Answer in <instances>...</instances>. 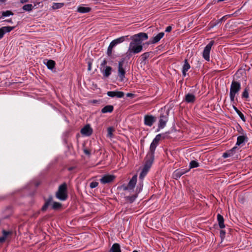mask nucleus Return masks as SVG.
<instances>
[{
	"instance_id": "1",
	"label": "nucleus",
	"mask_w": 252,
	"mask_h": 252,
	"mask_svg": "<svg viewBox=\"0 0 252 252\" xmlns=\"http://www.w3.org/2000/svg\"><path fill=\"white\" fill-rule=\"evenodd\" d=\"M137 175H134L130 180L127 185L122 186V189L124 191V195L126 200L132 202L137 197L138 194L142 190L143 183H140L135 188L137 182Z\"/></svg>"
},
{
	"instance_id": "2",
	"label": "nucleus",
	"mask_w": 252,
	"mask_h": 252,
	"mask_svg": "<svg viewBox=\"0 0 252 252\" xmlns=\"http://www.w3.org/2000/svg\"><path fill=\"white\" fill-rule=\"evenodd\" d=\"M148 38L147 33L140 32L131 36V41L130 42L127 54L130 55L131 54H136L141 52L143 49L142 42Z\"/></svg>"
},
{
	"instance_id": "3",
	"label": "nucleus",
	"mask_w": 252,
	"mask_h": 252,
	"mask_svg": "<svg viewBox=\"0 0 252 252\" xmlns=\"http://www.w3.org/2000/svg\"><path fill=\"white\" fill-rule=\"evenodd\" d=\"M241 90V84L240 82L233 81L230 88L229 96L231 102H234L235 98Z\"/></svg>"
},
{
	"instance_id": "4",
	"label": "nucleus",
	"mask_w": 252,
	"mask_h": 252,
	"mask_svg": "<svg viewBox=\"0 0 252 252\" xmlns=\"http://www.w3.org/2000/svg\"><path fill=\"white\" fill-rule=\"evenodd\" d=\"M56 197L61 200H65L67 198L66 186L65 184L59 187L56 193Z\"/></svg>"
},
{
	"instance_id": "5",
	"label": "nucleus",
	"mask_w": 252,
	"mask_h": 252,
	"mask_svg": "<svg viewBox=\"0 0 252 252\" xmlns=\"http://www.w3.org/2000/svg\"><path fill=\"white\" fill-rule=\"evenodd\" d=\"M214 43L213 40L211 41L204 48L203 52V57L207 61H210V53L212 46Z\"/></svg>"
},
{
	"instance_id": "6",
	"label": "nucleus",
	"mask_w": 252,
	"mask_h": 252,
	"mask_svg": "<svg viewBox=\"0 0 252 252\" xmlns=\"http://www.w3.org/2000/svg\"><path fill=\"white\" fill-rule=\"evenodd\" d=\"M124 60L120 61L118 63V76L120 80L123 81L125 78L126 71L123 67Z\"/></svg>"
},
{
	"instance_id": "7",
	"label": "nucleus",
	"mask_w": 252,
	"mask_h": 252,
	"mask_svg": "<svg viewBox=\"0 0 252 252\" xmlns=\"http://www.w3.org/2000/svg\"><path fill=\"white\" fill-rule=\"evenodd\" d=\"M168 120V114L167 113L165 114L160 115L159 120L158 128L160 129L163 128L165 126Z\"/></svg>"
},
{
	"instance_id": "8",
	"label": "nucleus",
	"mask_w": 252,
	"mask_h": 252,
	"mask_svg": "<svg viewBox=\"0 0 252 252\" xmlns=\"http://www.w3.org/2000/svg\"><path fill=\"white\" fill-rule=\"evenodd\" d=\"M81 133L84 136H89L93 133V129L89 125H87L81 129Z\"/></svg>"
},
{
	"instance_id": "9",
	"label": "nucleus",
	"mask_w": 252,
	"mask_h": 252,
	"mask_svg": "<svg viewBox=\"0 0 252 252\" xmlns=\"http://www.w3.org/2000/svg\"><path fill=\"white\" fill-rule=\"evenodd\" d=\"M114 179L115 176L114 175H105L100 179V181L102 184H107L112 182Z\"/></svg>"
},
{
	"instance_id": "10",
	"label": "nucleus",
	"mask_w": 252,
	"mask_h": 252,
	"mask_svg": "<svg viewBox=\"0 0 252 252\" xmlns=\"http://www.w3.org/2000/svg\"><path fill=\"white\" fill-rule=\"evenodd\" d=\"M107 94L111 97L122 98L124 96V93L120 91H109L107 93Z\"/></svg>"
},
{
	"instance_id": "11",
	"label": "nucleus",
	"mask_w": 252,
	"mask_h": 252,
	"mask_svg": "<svg viewBox=\"0 0 252 252\" xmlns=\"http://www.w3.org/2000/svg\"><path fill=\"white\" fill-rule=\"evenodd\" d=\"M156 118L152 116H145L144 117V124L145 125L151 126L155 122Z\"/></svg>"
},
{
	"instance_id": "12",
	"label": "nucleus",
	"mask_w": 252,
	"mask_h": 252,
	"mask_svg": "<svg viewBox=\"0 0 252 252\" xmlns=\"http://www.w3.org/2000/svg\"><path fill=\"white\" fill-rule=\"evenodd\" d=\"M158 143L152 141L150 147V151L147 154V157H154V152Z\"/></svg>"
},
{
	"instance_id": "13",
	"label": "nucleus",
	"mask_w": 252,
	"mask_h": 252,
	"mask_svg": "<svg viewBox=\"0 0 252 252\" xmlns=\"http://www.w3.org/2000/svg\"><path fill=\"white\" fill-rule=\"evenodd\" d=\"M189 170L185 169H177L175 170L173 173V176L175 179L179 178L182 175L186 173Z\"/></svg>"
},
{
	"instance_id": "14",
	"label": "nucleus",
	"mask_w": 252,
	"mask_h": 252,
	"mask_svg": "<svg viewBox=\"0 0 252 252\" xmlns=\"http://www.w3.org/2000/svg\"><path fill=\"white\" fill-rule=\"evenodd\" d=\"M103 76L108 77L111 73L112 67L109 66H106L101 69Z\"/></svg>"
},
{
	"instance_id": "15",
	"label": "nucleus",
	"mask_w": 252,
	"mask_h": 252,
	"mask_svg": "<svg viewBox=\"0 0 252 252\" xmlns=\"http://www.w3.org/2000/svg\"><path fill=\"white\" fill-rule=\"evenodd\" d=\"M164 35V33L163 32L159 33L157 35L152 38L151 41V43L155 44L158 42L163 37Z\"/></svg>"
},
{
	"instance_id": "16",
	"label": "nucleus",
	"mask_w": 252,
	"mask_h": 252,
	"mask_svg": "<svg viewBox=\"0 0 252 252\" xmlns=\"http://www.w3.org/2000/svg\"><path fill=\"white\" fill-rule=\"evenodd\" d=\"M154 157H147V156L146 158V162L144 166V167L148 169L149 170L151 168L152 164L153 163V160H154Z\"/></svg>"
},
{
	"instance_id": "17",
	"label": "nucleus",
	"mask_w": 252,
	"mask_h": 252,
	"mask_svg": "<svg viewBox=\"0 0 252 252\" xmlns=\"http://www.w3.org/2000/svg\"><path fill=\"white\" fill-rule=\"evenodd\" d=\"M190 68V66L188 61L186 60L185 61L184 64L183 66L182 73L184 76L186 75V72L189 70V69Z\"/></svg>"
},
{
	"instance_id": "18",
	"label": "nucleus",
	"mask_w": 252,
	"mask_h": 252,
	"mask_svg": "<svg viewBox=\"0 0 252 252\" xmlns=\"http://www.w3.org/2000/svg\"><path fill=\"white\" fill-rule=\"evenodd\" d=\"M114 107L111 105H108L101 109L102 113H111L113 111Z\"/></svg>"
},
{
	"instance_id": "19",
	"label": "nucleus",
	"mask_w": 252,
	"mask_h": 252,
	"mask_svg": "<svg viewBox=\"0 0 252 252\" xmlns=\"http://www.w3.org/2000/svg\"><path fill=\"white\" fill-rule=\"evenodd\" d=\"M44 63L46 65L49 69H53L55 65V62L53 60H46Z\"/></svg>"
},
{
	"instance_id": "20",
	"label": "nucleus",
	"mask_w": 252,
	"mask_h": 252,
	"mask_svg": "<svg viewBox=\"0 0 252 252\" xmlns=\"http://www.w3.org/2000/svg\"><path fill=\"white\" fill-rule=\"evenodd\" d=\"M247 140V137L245 135H240L237 137L236 145L240 146L245 141Z\"/></svg>"
},
{
	"instance_id": "21",
	"label": "nucleus",
	"mask_w": 252,
	"mask_h": 252,
	"mask_svg": "<svg viewBox=\"0 0 252 252\" xmlns=\"http://www.w3.org/2000/svg\"><path fill=\"white\" fill-rule=\"evenodd\" d=\"M217 220L219 222V225L220 228H223L225 227V225L224 224V219L223 217L220 214H218L217 215Z\"/></svg>"
},
{
	"instance_id": "22",
	"label": "nucleus",
	"mask_w": 252,
	"mask_h": 252,
	"mask_svg": "<svg viewBox=\"0 0 252 252\" xmlns=\"http://www.w3.org/2000/svg\"><path fill=\"white\" fill-rule=\"evenodd\" d=\"M185 100L188 103L193 102L195 100V96L192 94H188L185 96Z\"/></svg>"
},
{
	"instance_id": "23",
	"label": "nucleus",
	"mask_w": 252,
	"mask_h": 252,
	"mask_svg": "<svg viewBox=\"0 0 252 252\" xmlns=\"http://www.w3.org/2000/svg\"><path fill=\"white\" fill-rule=\"evenodd\" d=\"M91 9V8L88 7L79 6L77 8V11L81 13H85L89 12Z\"/></svg>"
},
{
	"instance_id": "24",
	"label": "nucleus",
	"mask_w": 252,
	"mask_h": 252,
	"mask_svg": "<svg viewBox=\"0 0 252 252\" xmlns=\"http://www.w3.org/2000/svg\"><path fill=\"white\" fill-rule=\"evenodd\" d=\"M111 252H121L120 245L117 243H115V244H113L111 249Z\"/></svg>"
},
{
	"instance_id": "25",
	"label": "nucleus",
	"mask_w": 252,
	"mask_h": 252,
	"mask_svg": "<svg viewBox=\"0 0 252 252\" xmlns=\"http://www.w3.org/2000/svg\"><path fill=\"white\" fill-rule=\"evenodd\" d=\"M15 28V27H10V26H5L2 27L1 28V30L3 32V33L5 34L7 32H9L12 30H13Z\"/></svg>"
},
{
	"instance_id": "26",
	"label": "nucleus",
	"mask_w": 252,
	"mask_h": 252,
	"mask_svg": "<svg viewBox=\"0 0 252 252\" xmlns=\"http://www.w3.org/2000/svg\"><path fill=\"white\" fill-rule=\"evenodd\" d=\"M149 169L143 167L142 170L140 174L139 178L140 179L143 180L145 176L147 175Z\"/></svg>"
},
{
	"instance_id": "27",
	"label": "nucleus",
	"mask_w": 252,
	"mask_h": 252,
	"mask_svg": "<svg viewBox=\"0 0 252 252\" xmlns=\"http://www.w3.org/2000/svg\"><path fill=\"white\" fill-rule=\"evenodd\" d=\"M115 131V129L112 127H109L107 128V136L110 138H111L113 137V132Z\"/></svg>"
},
{
	"instance_id": "28",
	"label": "nucleus",
	"mask_w": 252,
	"mask_h": 252,
	"mask_svg": "<svg viewBox=\"0 0 252 252\" xmlns=\"http://www.w3.org/2000/svg\"><path fill=\"white\" fill-rule=\"evenodd\" d=\"M199 166V163L195 160H191L189 163V170L191 168L197 167Z\"/></svg>"
},
{
	"instance_id": "29",
	"label": "nucleus",
	"mask_w": 252,
	"mask_h": 252,
	"mask_svg": "<svg viewBox=\"0 0 252 252\" xmlns=\"http://www.w3.org/2000/svg\"><path fill=\"white\" fill-rule=\"evenodd\" d=\"M233 108L236 111V112L238 114V115L239 116V117L241 118V119L243 121H245V117L241 111H240L234 105H233Z\"/></svg>"
},
{
	"instance_id": "30",
	"label": "nucleus",
	"mask_w": 252,
	"mask_h": 252,
	"mask_svg": "<svg viewBox=\"0 0 252 252\" xmlns=\"http://www.w3.org/2000/svg\"><path fill=\"white\" fill-rule=\"evenodd\" d=\"M63 5H64V3H61V2L56 3V2H54V3H53L52 7L54 9H59V8H62V7L63 6Z\"/></svg>"
},
{
	"instance_id": "31",
	"label": "nucleus",
	"mask_w": 252,
	"mask_h": 252,
	"mask_svg": "<svg viewBox=\"0 0 252 252\" xmlns=\"http://www.w3.org/2000/svg\"><path fill=\"white\" fill-rule=\"evenodd\" d=\"M249 88L247 87L244 89L242 94V97L243 98H248L249 97Z\"/></svg>"
},
{
	"instance_id": "32",
	"label": "nucleus",
	"mask_w": 252,
	"mask_h": 252,
	"mask_svg": "<svg viewBox=\"0 0 252 252\" xmlns=\"http://www.w3.org/2000/svg\"><path fill=\"white\" fill-rule=\"evenodd\" d=\"M32 5L31 4H28L24 5L23 7V9L25 11H30L32 10Z\"/></svg>"
},
{
	"instance_id": "33",
	"label": "nucleus",
	"mask_w": 252,
	"mask_h": 252,
	"mask_svg": "<svg viewBox=\"0 0 252 252\" xmlns=\"http://www.w3.org/2000/svg\"><path fill=\"white\" fill-rule=\"evenodd\" d=\"M9 232H7L5 230L3 231V236L0 238V242H3L7 236L9 234Z\"/></svg>"
},
{
	"instance_id": "34",
	"label": "nucleus",
	"mask_w": 252,
	"mask_h": 252,
	"mask_svg": "<svg viewBox=\"0 0 252 252\" xmlns=\"http://www.w3.org/2000/svg\"><path fill=\"white\" fill-rule=\"evenodd\" d=\"M13 14V13L9 10L3 11L2 12V17L9 16L10 15H12Z\"/></svg>"
},
{
	"instance_id": "35",
	"label": "nucleus",
	"mask_w": 252,
	"mask_h": 252,
	"mask_svg": "<svg viewBox=\"0 0 252 252\" xmlns=\"http://www.w3.org/2000/svg\"><path fill=\"white\" fill-rule=\"evenodd\" d=\"M127 37V36H121L119 38H118L117 39H116L115 40H116V41L117 42L118 44H120L122 42H123L125 40V39Z\"/></svg>"
},
{
	"instance_id": "36",
	"label": "nucleus",
	"mask_w": 252,
	"mask_h": 252,
	"mask_svg": "<svg viewBox=\"0 0 252 252\" xmlns=\"http://www.w3.org/2000/svg\"><path fill=\"white\" fill-rule=\"evenodd\" d=\"M61 206V204L59 202H54L52 204V208L54 209H58Z\"/></svg>"
},
{
	"instance_id": "37",
	"label": "nucleus",
	"mask_w": 252,
	"mask_h": 252,
	"mask_svg": "<svg viewBox=\"0 0 252 252\" xmlns=\"http://www.w3.org/2000/svg\"><path fill=\"white\" fill-rule=\"evenodd\" d=\"M150 56V53L149 52H145L144 53H143L141 57V59L143 60V61H145L146 60L147 58H149Z\"/></svg>"
},
{
	"instance_id": "38",
	"label": "nucleus",
	"mask_w": 252,
	"mask_h": 252,
	"mask_svg": "<svg viewBox=\"0 0 252 252\" xmlns=\"http://www.w3.org/2000/svg\"><path fill=\"white\" fill-rule=\"evenodd\" d=\"M51 201V199H49L48 201H47L45 204H44V205L42 207V210L43 211H45L46 210V209L47 208L48 206L49 205L50 202Z\"/></svg>"
},
{
	"instance_id": "39",
	"label": "nucleus",
	"mask_w": 252,
	"mask_h": 252,
	"mask_svg": "<svg viewBox=\"0 0 252 252\" xmlns=\"http://www.w3.org/2000/svg\"><path fill=\"white\" fill-rule=\"evenodd\" d=\"M160 138L161 135L159 134L156 136V137L154 139L153 141H154V142H157L158 143L159 140H160Z\"/></svg>"
},
{
	"instance_id": "40",
	"label": "nucleus",
	"mask_w": 252,
	"mask_h": 252,
	"mask_svg": "<svg viewBox=\"0 0 252 252\" xmlns=\"http://www.w3.org/2000/svg\"><path fill=\"white\" fill-rule=\"evenodd\" d=\"M98 185V183L96 182H93L90 183V187L92 189H94Z\"/></svg>"
},
{
	"instance_id": "41",
	"label": "nucleus",
	"mask_w": 252,
	"mask_h": 252,
	"mask_svg": "<svg viewBox=\"0 0 252 252\" xmlns=\"http://www.w3.org/2000/svg\"><path fill=\"white\" fill-rule=\"evenodd\" d=\"M112 49L113 47H111V46L109 45L107 49V55L109 56H111L112 53Z\"/></svg>"
},
{
	"instance_id": "42",
	"label": "nucleus",
	"mask_w": 252,
	"mask_h": 252,
	"mask_svg": "<svg viewBox=\"0 0 252 252\" xmlns=\"http://www.w3.org/2000/svg\"><path fill=\"white\" fill-rule=\"evenodd\" d=\"M118 43L116 41V40L115 39V40H113L110 43V45L111 46V47H112L113 48H114L115 46H116L117 45H118Z\"/></svg>"
},
{
	"instance_id": "43",
	"label": "nucleus",
	"mask_w": 252,
	"mask_h": 252,
	"mask_svg": "<svg viewBox=\"0 0 252 252\" xmlns=\"http://www.w3.org/2000/svg\"><path fill=\"white\" fill-rule=\"evenodd\" d=\"M107 63V62L106 60H103V62L101 63L100 65H101V69H102V68H103L104 67H105L106 66H105V65Z\"/></svg>"
},
{
	"instance_id": "44",
	"label": "nucleus",
	"mask_w": 252,
	"mask_h": 252,
	"mask_svg": "<svg viewBox=\"0 0 252 252\" xmlns=\"http://www.w3.org/2000/svg\"><path fill=\"white\" fill-rule=\"evenodd\" d=\"M225 232L224 230H221L220 231V236L221 238H223L225 236Z\"/></svg>"
},
{
	"instance_id": "45",
	"label": "nucleus",
	"mask_w": 252,
	"mask_h": 252,
	"mask_svg": "<svg viewBox=\"0 0 252 252\" xmlns=\"http://www.w3.org/2000/svg\"><path fill=\"white\" fill-rule=\"evenodd\" d=\"M230 156V154L228 153H224L223 154V157L224 158H227Z\"/></svg>"
},
{
	"instance_id": "46",
	"label": "nucleus",
	"mask_w": 252,
	"mask_h": 252,
	"mask_svg": "<svg viewBox=\"0 0 252 252\" xmlns=\"http://www.w3.org/2000/svg\"><path fill=\"white\" fill-rule=\"evenodd\" d=\"M172 30V27L171 26H168L167 27H166V29H165V32H170Z\"/></svg>"
},
{
	"instance_id": "47",
	"label": "nucleus",
	"mask_w": 252,
	"mask_h": 252,
	"mask_svg": "<svg viewBox=\"0 0 252 252\" xmlns=\"http://www.w3.org/2000/svg\"><path fill=\"white\" fill-rule=\"evenodd\" d=\"M4 35V33H3V32L2 31V30L0 28V39H1L3 35Z\"/></svg>"
},
{
	"instance_id": "48",
	"label": "nucleus",
	"mask_w": 252,
	"mask_h": 252,
	"mask_svg": "<svg viewBox=\"0 0 252 252\" xmlns=\"http://www.w3.org/2000/svg\"><path fill=\"white\" fill-rule=\"evenodd\" d=\"M133 95V94L131 93H127L126 94V96H127V97H132Z\"/></svg>"
},
{
	"instance_id": "49",
	"label": "nucleus",
	"mask_w": 252,
	"mask_h": 252,
	"mask_svg": "<svg viewBox=\"0 0 252 252\" xmlns=\"http://www.w3.org/2000/svg\"><path fill=\"white\" fill-rule=\"evenodd\" d=\"M88 70H91V64L90 63H89Z\"/></svg>"
},
{
	"instance_id": "50",
	"label": "nucleus",
	"mask_w": 252,
	"mask_h": 252,
	"mask_svg": "<svg viewBox=\"0 0 252 252\" xmlns=\"http://www.w3.org/2000/svg\"><path fill=\"white\" fill-rule=\"evenodd\" d=\"M21 3H23L28 1L27 0H20Z\"/></svg>"
},
{
	"instance_id": "51",
	"label": "nucleus",
	"mask_w": 252,
	"mask_h": 252,
	"mask_svg": "<svg viewBox=\"0 0 252 252\" xmlns=\"http://www.w3.org/2000/svg\"><path fill=\"white\" fill-rule=\"evenodd\" d=\"M85 153L87 154H89V152L87 150H85L84 151Z\"/></svg>"
},
{
	"instance_id": "52",
	"label": "nucleus",
	"mask_w": 252,
	"mask_h": 252,
	"mask_svg": "<svg viewBox=\"0 0 252 252\" xmlns=\"http://www.w3.org/2000/svg\"><path fill=\"white\" fill-rule=\"evenodd\" d=\"M6 21H7V22H9V23H11V22H12L11 20H6Z\"/></svg>"
},
{
	"instance_id": "53",
	"label": "nucleus",
	"mask_w": 252,
	"mask_h": 252,
	"mask_svg": "<svg viewBox=\"0 0 252 252\" xmlns=\"http://www.w3.org/2000/svg\"><path fill=\"white\" fill-rule=\"evenodd\" d=\"M6 0H0V2H3L4 1H5Z\"/></svg>"
},
{
	"instance_id": "54",
	"label": "nucleus",
	"mask_w": 252,
	"mask_h": 252,
	"mask_svg": "<svg viewBox=\"0 0 252 252\" xmlns=\"http://www.w3.org/2000/svg\"><path fill=\"white\" fill-rule=\"evenodd\" d=\"M236 148V147H233V148H232V150H234V149H235Z\"/></svg>"
},
{
	"instance_id": "55",
	"label": "nucleus",
	"mask_w": 252,
	"mask_h": 252,
	"mask_svg": "<svg viewBox=\"0 0 252 252\" xmlns=\"http://www.w3.org/2000/svg\"><path fill=\"white\" fill-rule=\"evenodd\" d=\"M133 252H138V251H137L135 250V251H134Z\"/></svg>"
}]
</instances>
